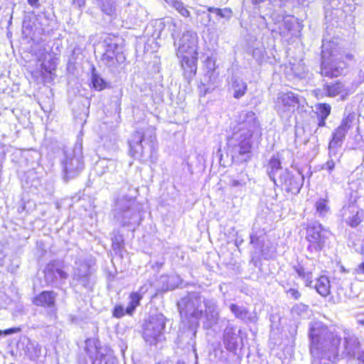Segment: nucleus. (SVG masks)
I'll return each instance as SVG.
<instances>
[{"mask_svg": "<svg viewBox=\"0 0 364 364\" xmlns=\"http://www.w3.org/2000/svg\"><path fill=\"white\" fill-rule=\"evenodd\" d=\"M63 178L68 181L77 177L84 168L82 148L81 144H76L73 149L64 151L61 160Z\"/></svg>", "mask_w": 364, "mask_h": 364, "instance_id": "nucleus-5", "label": "nucleus"}, {"mask_svg": "<svg viewBox=\"0 0 364 364\" xmlns=\"http://www.w3.org/2000/svg\"><path fill=\"white\" fill-rule=\"evenodd\" d=\"M101 60L105 65L109 68L114 67L117 62H118L117 58H114L113 56L105 53H103Z\"/></svg>", "mask_w": 364, "mask_h": 364, "instance_id": "nucleus-42", "label": "nucleus"}, {"mask_svg": "<svg viewBox=\"0 0 364 364\" xmlns=\"http://www.w3.org/2000/svg\"><path fill=\"white\" fill-rule=\"evenodd\" d=\"M126 312V310L124 311V309L121 305L116 306L112 311V316L115 318H122Z\"/></svg>", "mask_w": 364, "mask_h": 364, "instance_id": "nucleus-45", "label": "nucleus"}, {"mask_svg": "<svg viewBox=\"0 0 364 364\" xmlns=\"http://www.w3.org/2000/svg\"><path fill=\"white\" fill-rule=\"evenodd\" d=\"M178 308L181 317L192 319L196 327L199 319L203 318V327L211 328L218 321L220 311L214 299H205L198 292L189 293L178 301Z\"/></svg>", "mask_w": 364, "mask_h": 364, "instance_id": "nucleus-2", "label": "nucleus"}, {"mask_svg": "<svg viewBox=\"0 0 364 364\" xmlns=\"http://www.w3.org/2000/svg\"><path fill=\"white\" fill-rule=\"evenodd\" d=\"M171 7L173 8L178 13L184 18L191 16V12L188 6L181 0H164Z\"/></svg>", "mask_w": 364, "mask_h": 364, "instance_id": "nucleus-31", "label": "nucleus"}, {"mask_svg": "<svg viewBox=\"0 0 364 364\" xmlns=\"http://www.w3.org/2000/svg\"><path fill=\"white\" fill-rule=\"evenodd\" d=\"M359 269L360 270L364 273V263H362L360 266H359Z\"/></svg>", "mask_w": 364, "mask_h": 364, "instance_id": "nucleus-58", "label": "nucleus"}, {"mask_svg": "<svg viewBox=\"0 0 364 364\" xmlns=\"http://www.w3.org/2000/svg\"><path fill=\"white\" fill-rule=\"evenodd\" d=\"M315 267V260L306 257L304 260L294 267L295 272L298 276L302 279L307 286H310L312 282V273Z\"/></svg>", "mask_w": 364, "mask_h": 364, "instance_id": "nucleus-20", "label": "nucleus"}, {"mask_svg": "<svg viewBox=\"0 0 364 364\" xmlns=\"http://www.w3.org/2000/svg\"><path fill=\"white\" fill-rule=\"evenodd\" d=\"M105 54H107L109 55H111V56H113L114 58H117V55L118 53H114V52H112V51H107V50H105Z\"/></svg>", "mask_w": 364, "mask_h": 364, "instance_id": "nucleus-55", "label": "nucleus"}, {"mask_svg": "<svg viewBox=\"0 0 364 364\" xmlns=\"http://www.w3.org/2000/svg\"><path fill=\"white\" fill-rule=\"evenodd\" d=\"M230 310L237 318L242 321H253V319L249 315L247 309L245 306L232 304L230 306Z\"/></svg>", "mask_w": 364, "mask_h": 364, "instance_id": "nucleus-29", "label": "nucleus"}, {"mask_svg": "<svg viewBox=\"0 0 364 364\" xmlns=\"http://www.w3.org/2000/svg\"><path fill=\"white\" fill-rule=\"evenodd\" d=\"M329 232L320 223H313L306 228V238L309 242L307 251L311 253L320 252L328 238Z\"/></svg>", "mask_w": 364, "mask_h": 364, "instance_id": "nucleus-9", "label": "nucleus"}, {"mask_svg": "<svg viewBox=\"0 0 364 364\" xmlns=\"http://www.w3.org/2000/svg\"><path fill=\"white\" fill-rule=\"evenodd\" d=\"M208 11L210 13H215L220 18H224L227 20H229L232 17V11L229 8L221 9L215 7H208Z\"/></svg>", "mask_w": 364, "mask_h": 364, "instance_id": "nucleus-36", "label": "nucleus"}, {"mask_svg": "<svg viewBox=\"0 0 364 364\" xmlns=\"http://www.w3.org/2000/svg\"><path fill=\"white\" fill-rule=\"evenodd\" d=\"M90 264L85 261L75 262L72 276V282L75 287L80 286L87 291L92 290Z\"/></svg>", "mask_w": 364, "mask_h": 364, "instance_id": "nucleus-10", "label": "nucleus"}, {"mask_svg": "<svg viewBox=\"0 0 364 364\" xmlns=\"http://www.w3.org/2000/svg\"><path fill=\"white\" fill-rule=\"evenodd\" d=\"M104 141V146L110 149H114L116 148L117 138L114 134H112L109 136H105L102 138Z\"/></svg>", "mask_w": 364, "mask_h": 364, "instance_id": "nucleus-40", "label": "nucleus"}, {"mask_svg": "<svg viewBox=\"0 0 364 364\" xmlns=\"http://www.w3.org/2000/svg\"><path fill=\"white\" fill-rule=\"evenodd\" d=\"M67 266L62 259L50 261L44 270L45 279L48 283L53 284L58 280L65 281L68 278Z\"/></svg>", "mask_w": 364, "mask_h": 364, "instance_id": "nucleus-14", "label": "nucleus"}, {"mask_svg": "<svg viewBox=\"0 0 364 364\" xmlns=\"http://www.w3.org/2000/svg\"><path fill=\"white\" fill-rule=\"evenodd\" d=\"M321 127H318V126L317 127V128L316 129V130L314 131V134L317 136L318 134H321Z\"/></svg>", "mask_w": 364, "mask_h": 364, "instance_id": "nucleus-56", "label": "nucleus"}, {"mask_svg": "<svg viewBox=\"0 0 364 364\" xmlns=\"http://www.w3.org/2000/svg\"><path fill=\"white\" fill-rule=\"evenodd\" d=\"M181 58V65L183 70V75L190 80L196 75L197 70L198 52L194 54H183L177 55Z\"/></svg>", "mask_w": 364, "mask_h": 364, "instance_id": "nucleus-23", "label": "nucleus"}, {"mask_svg": "<svg viewBox=\"0 0 364 364\" xmlns=\"http://www.w3.org/2000/svg\"><path fill=\"white\" fill-rule=\"evenodd\" d=\"M97 4L103 14L115 18L122 6L129 4V0H97Z\"/></svg>", "mask_w": 364, "mask_h": 364, "instance_id": "nucleus-22", "label": "nucleus"}, {"mask_svg": "<svg viewBox=\"0 0 364 364\" xmlns=\"http://www.w3.org/2000/svg\"><path fill=\"white\" fill-rule=\"evenodd\" d=\"M97 353L92 364H114V358L109 349L96 348Z\"/></svg>", "mask_w": 364, "mask_h": 364, "instance_id": "nucleus-26", "label": "nucleus"}, {"mask_svg": "<svg viewBox=\"0 0 364 364\" xmlns=\"http://www.w3.org/2000/svg\"><path fill=\"white\" fill-rule=\"evenodd\" d=\"M205 67L207 69V73L212 75L215 70V59L213 57H208L205 60Z\"/></svg>", "mask_w": 364, "mask_h": 364, "instance_id": "nucleus-43", "label": "nucleus"}, {"mask_svg": "<svg viewBox=\"0 0 364 364\" xmlns=\"http://www.w3.org/2000/svg\"><path fill=\"white\" fill-rule=\"evenodd\" d=\"M196 331H194V332H193V336H196Z\"/></svg>", "mask_w": 364, "mask_h": 364, "instance_id": "nucleus-60", "label": "nucleus"}, {"mask_svg": "<svg viewBox=\"0 0 364 364\" xmlns=\"http://www.w3.org/2000/svg\"><path fill=\"white\" fill-rule=\"evenodd\" d=\"M322 62L321 65V74L323 76L334 77L343 74L346 67V63L336 58L331 53L328 58H326L324 51L322 52Z\"/></svg>", "mask_w": 364, "mask_h": 364, "instance_id": "nucleus-12", "label": "nucleus"}, {"mask_svg": "<svg viewBox=\"0 0 364 364\" xmlns=\"http://www.w3.org/2000/svg\"><path fill=\"white\" fill-rule=\"evenodd\" d=\"M342 212L344 220L352 228L357 227L364 218L363 211L354 204L343 207Z\"/></svg>", "mask_w": 364, "mask_h": 364, "instance_id": "nucleus-24", "label": "nucleus"}, {"mask_svg": "<svg viewBox=\"0 0 364 364\" xmlns=\"http://www.w3.org/2000/svg\"><path fill=\"white\" fill-rule=\"evenodd\" d=\"M57 294L53 291H43L33 299V303L38 306L48 309V315L55 320L56 316L55 299Z\"/></svg>", "mask_w": 364, "mask_h": 364, "instance_id": "nucleus-17", "label": "nucleus"}, {"mask_svg": "<svg viewBox=\"0 0 364 364\" xmlns=\"http://www.w3.org/2000/svg\"><path fill=\"white\" fill-rule=\"evenodd\" d=\"M299 104L297 95L289 92H279L274 102V108L281 117H286L294 111L296 105Z\"/></svg>", "mask_w": 364, "mask_h": 364, "instance_id": "nucleus-11", "label": "nucleus"}, {"mask_svg": "<svg viewBox=\"0 0 364 364\" xmlns=\"http://www.w3.org/2000/svg\"><path fill=\"white\" fill-rule=\"evenodd\" d=\"M316 213L321 217L325 216L330 210L326 199L320 198L315 203Z\"/></svg>", "mask_w": 364, "mask_h": 364, "instance_id": "nucleus-34", "label": "nucleus"}, {"mask_svg": "<svg viewBox=\"0 0 364 364\" xmlns=\"http://www.w3.org/2000/svg\"><path fill=\"white\" fill-rule=\"evenodd\" d=\"M331 6L333 9H336L338 6V4L337 3L336 0H329Z\"/></svg>", "mask_w": 364, "mask_h": 364, "instance_id": "nucleus-54", "label": "nucleus"}, {"mask_svg": "<svg viewBox=\"0 0 364 364\" xmlns=\"http://www.w3.org/2000/svg\"><path fill=\"white\" fill-rule=\"evenodd\" d=\"M249 177L247 173H241L240 178L238 179H232L230 181V185L232 187L237 186H245L247 184V182L249 181Z\"/></svg>", "mask_w": 364, "mask_h": 364, "instance_id": "nucleus-39", "label": "nucleus"}, {"mask_svg": "<svg viewBox=\"0 0 364 364\" xmlns=\"http://www.w3.org/2000/svg\"><path fill=\"white\" fill-rule=\"evenodd\" d=\"M28 4L33 8H38L40 6L39 0H27Z\"/></svg>", "mask_w": 364, "mask_h": 364, "instance_id": "nucleus-52", "label": "nucleus"}, {"mask_svg": "<svg viewBox=\"0 0 364 364\" xmlns=\"http://www.w3.org/2000/svg\"><path fill=\"white\" fill-rule=\"evenodd\" d=\"M165 317L161 314L151 315L144 326L143 337L150 345L161 340L165 328Z\"/></svg>", "mask_w": 364, "mask_h": 364, "instance_id": "nucleus-8", "label": "nucleus"}, {"mask_svg": "<svg viewBox=\"0 0 364 364\" xmlns=\"http://www.w3.org/2000/svg\"><path fill=\"white\" fill-rule=\"evenodd\" d=\"M1 146H2V144L0 143V148H1Z\"/></svg>", "mask_w": 364, "mask_h": 364, "instance_id": "nucleus-61", "label": "nucleus"}, {"mask_svg": "<svg viewBox=\"0 0 364 364\" xmlns=\"http://www.w3.org/2000/svg\"><path fill=\"white\" fill-rule=\"evenodd\" d=\"M317 292L322 296H326L330 293V282L327 277H320L314 286Z\"/></svg>", "mask_w": 364, "mask_h": 364, "instance_id": "nucleus-32", "label": "nucleus"}, {"mask_svg": "<svg viewBox=\"0 0 364 364\" xmlns=\"http://www.w3.org/2000/svg\"><path fill=\"white\" fill-rule=\"evenodd\" d=\"M335 166L334 162L331 161H328L326 164L323 166V168L328 170L329 171H331Z\"/></svg>", "mask_w": 364, "mask_h": 364, "instance_id": "nucleus-49", "label": "nucleus"}, {"mask_svg": "<svg viewBox=\"0 0 364 364\" xmlns=\"http://www.w3.org/2000/svg\"><path fill=\"white\" fill-rule=\"evenodd\" d=\"M252 137L232 132L228 139V147L234 160L245 162L252 156Z\"/></svg>", "mask_w": 364, "mask_h": 364, "instance_id": "nucleus-6", "label": "nucleus"}, {"mask_svg": "<svg viewBox=\"0 0 364 364\" xmlns=\"http://www.w3.org/2000/svg\"><path fill=\"white\" fill-rule=\"evenodd\" d=\"M250 242L253 245H255L257 247H259V237L256 235H251L250 236Z\"/></svg>", "mask_w": 364, "mask_h": 364, "instance_id": "nucleus-51", "label": "nucleus"}, {"mask_svg": "<svg viewBox=\"0 0 364 364\" xmlns=\"http://www.w3.org/2000/svg\"><path fill=\"white\" fill-rule=\"evenodd\" d=\"M136 11H130L131 15L129 17L131 21H144L146 20L147 15L146 11L143 8L138 6H133Z\"/></svg>", "mask_w": 364, "mask_h": 364, "instance_id": "nucleus-33", "label": "nucleus"}, {"mask_svg": "<svg viewBox=\"0 0 364 364\" xmlns=\"http://www.w3.org/2000/svg\"><path fill=\"white\" fill-rule=\"evenodd\" d=\"M231 90L233 92V97L235 98L239 99L245 94L247 90V84L242 79H232Z\"/></svg>", "mask_w": 364, "mask_h": 364, "instance_id": "nucleus-28", "label": "nucleus"}, {"mask_svg": "<svg viewBox=\"0 0 364 364\" xmlns=\"http://www.w3.org/2000/svg\"><path fill=\"white\" fill-rule=\"evenodd\" d=\"M148 286H142L138 291L133 292L130 294V301L128 306L126 308V313L129 315H132L136 306L139 304L144 294L147 291Z\"/></svg>", "mask_w": 364, "mask_h": 364, "instance_id": "nucleus-25", "label": "nucleus"}, {"mask_svg": "<svg viewBox=\"0 0 364 364\" xmlns=\"http://www.w3.org/2000/svg\"><path fill=\"white\" fill-rule=\"evenodd\" d=\"M92 83L93 87L98 90H102L105 86L104 80L96 74L92 75Z\"/></svg>", "mask_w": 364, "mask_h": 364, "instance_id": "nucleus-41", "label": "nucleus"}, {"mask_svg": "<svg viewBox=\"0 0 364 364\" xmlns=\"http://www.w3.org/2000/svg\"><path fill=\"white\" fill-rule=\"evenodd\" d=\"M237 332L238 333H236V328L230 323H228L224 330L223 343L228 351L235 352L237 349L239 341L242 343V339L239 336L240 330Z\"/></svg>", "mask_w": 364, "mask_h": 364, "instance_id": "nucleus-21", "label": "nucleus"}, {"mask_svg": "<svg viewBox=\"0 0 364 364\" xmlns=\"http://www.w3.org/2000/svg\"><path fill=\"white\" fill-rule=\"evenodd\" d=\"M137 189L129 183L124 184L114 199L112 208L114 219L122 227L133 230L142 220V205L136 201Z\"/></svg>", "mask_w": 364, "mask_h": 364, "instance_id": "nucleus-3", "label": "nucleus"}, {"mask_svg": "<svg viewBox=\"0 0 364 364\" xmlns=\"http://www.w3.org/2000/svg\"><path fill=\"white\" fill-rule=\"evenodd\" d=\"M288 294L290 295L291 297L298 299L301 296V294L299 291L295 289H290L288 291Z\"/></svg>", "mask_w": 364, "mask_h": 364, "instance_id": "nucleus-48", "label": "nucleus"}, {"mask_svg": "<svg viewBox=\"0 0 364 364\" xmlns=\"http://www.w3.org/2000/svg\"><path fill=\"white\" fill-rule=\"evenodd\" d=\"M105 162H106L105 161L102 160V161H99V162L97 163V165H98V166H104V164H105Z\"/></svg>", "mask_w": 364, "mask_h": 364, "instance_id": "nucleus-59", "label": "nucleus"}, {"mask_svg": "<svg viewBox=\"0 0 364 364\" xmlns=\"http://www.w3.org/2000/svg\"><path fill=\"white\" fill-rule=\"evenodd\" d=\"M309 337L310 352L314 362L324 360L335 363L340 359L342 337L334 328L321 322L311 323Z\"/></svg>", "mask_w": 364, "mask_h": 364, "instance_id": "nucleus-1", "label": "nucleus"}, {"mask_svg": "<svg viewBox=\"0 0 364 364\" xmlns=\"http://www.w3.org/2000/svg\"><path fill=\"white\" fill-rule=\"evenodd\" d=\"M176 55L195 54L198 49V36L196 32L186 31L178 41H174Z\"/></svg>", "mask_w": 364, "mask_h": 364, "instance_id": "nucleus-13", "label": "nucleus"}, {"mask_svg": "<svg viewBox=\"0 0 364 364\" xmlns=\"http://www.w3.org/2000/svg\"><path fill=\"white\" fill-rule=\"evenodd\" d=\"M27 355L31 360L38 358L41 353V347L35 343H29L27 346Z\"/></svg>", "mask_w": 364, "mask_h": 364, "instance_id": "nucleus-35", "label": "nucleus"}, {"mask_svg": "<svg viewBox=\"0 0 364 364\" xmlns=\"http://www.w3.org/2000/svg\"><path fill=\"white\" fill-rule=\"evenodd\" d=\"M105 50L119 53V46L117 39L107 37L103 41Z\"/></svg>", "mask_w": 364, "mask_h": 364, "instance_id": "nucleus-37", "label": "nucleus"}, {"mask_svg": "<svg viewBox=\"0 0 364 364\" xmlns=\"http://www.w3.org/2000/svg\"><path fill=\"white\" fill-rule=\"evenodd\" d=\"M85 0H73V4L77 7H81L85 4Z\"/></svg>", "mask_w": 364, "mask_h": 364, "instance_id": "nucleus-53", "label": "nucleus"}, {"mask_svg": "<svg viewBox=\"0 0 364 364\" xmlns=\"http://www.w3.org/2000/svg\"><path fill=\"white\" fill-rule=\"evenodd\" d=\"M165 25L168 26V29L171 33L172 38L176 41V35L179 31L178 23L173 18H168L166 21Z\"/></svg>", "mask_w": 364, "mask_h": 364, "instance_id": "nucleus-38", "label": "nucleus"}, {"mask_svg": "<svg viewBox=\"0 0 364 364\" xmlns=\"http://www.w3.org/2000/svg\"><path fill=\"white\" fill-rule=\"evenodd\" d=\"M232 132L252 137L261 134L259 122L252 111H242L235 118Z\"/></svg>", "mask_w": 364, "mask_h": 364, "instance_id": "nucleus-7", "label": "nucleus"}, {"mask_svg": "<svg viewBox=\"0 0 364 364\" xmlns=\"http://www.w3.org/2000/svg\"><path fill=\"white\" fill-rule=\"evenodd\" d=\"M357 322L360 326H364V318H358L357 320Z\"/></svg>", "mask_w": 364, "mask_h": 364, "instance_id": "nucleus-57", "label": "nucleus"}, {"mask_svg": "<svg viewBox=\"0 0 364 364\" xmlns=\"http://www.w3.org/2000/svg\"><path fill=\"white\" fill-rule=\"evenodd\" d=\"M304 176L299 171L293 174L290 171L285 170L279 178V181L283 188L287 191L293 194L299 193L303 186Z\"/></svg>", "mask_w": 364, "mask_h": 364, "instance_id": "nucleus-15", "label": "nucleus"}, {"mask_svg": "<svg viewBox=\"0 0 364 364\" xmlns=\"http://www.w3.org/2000/svg\"><path fill=\"white\" fill-rule=\"evenodd\" d=\"M353 121V117L350 115L342 120L341 125L333 134V138L329 143L330 151H332L333 148L341 145L346 134L351 128Z\"/></svg>", "mask_w": 364, "mask_h": 364, "instance_id": "nucleus-19", "label": "nucleus"}, {"mask_svg": "<svg viewBox=\"0 0 364 364\" xmlns=\"http://www.w3.org/2000/svg\"><path fill=\"white\" fill-rule=\"evenodd\" d=\"M323 90L326 96L334 97L340 95L343 100L353 92V89L348 82H343L341 81L326 84L323 86Z\"/></svg>", "mask_w": 364, "mask_h": 364, "instance_id": "nucleus-18", "label": "nucleus"}, {"mask_svg": "<svg viewBox=\"0 0 364 364\" xmlns=\"http://www.w3.org/2000/svg\"><path fill=\"white\" fill-rule=\"evenodd\" d=\"M316 109V114L318 120V127H323L326 125V119L331 113V106L328 104H319Z\"/></svg>", "mask_w": 364, "mask_h": 364, "instance_id": "nucleus-30", "label": "nucleus"}, {"mask_svg": "<svg viewBox=\"0 0 364 364\" xmlns=\"http://www.w3.org/2000/svg\"><path fill=\"white\" fill-rule=\"evenodd\" d=\"M19 328H10L4 331H0V336L2 335L8 336L20 331Z\"/></svg>", "mask_w": 364, "mask_h": 364, "instance_id": "nucleus-47", "label": "nucleus"}, {"mask_svg": "<svg viewBox=\"0 0 364 364\" xmlns=\"http://www.w3.org/2000/svg\"><path fill=\"white\" fill-rule=\"evenodd\" d=\"M342 339L343 341V344H340V358H355L360 344L358 338L353 332L345 330Z\"/></svg>", "mask_w": 364, "mask_h": 364, "instance_id": "nucleus-16", "label": "nucleus"}, {"mask_svg": "<svg viewBox=\"0 0 364 364\" xmlns=\"http://www.w3.org/2000/svg\"><path fill=\"white\" fill-rule=\"evenodd\" d=\"M306 310H307L306 306L299 304L295 305L292 308L291 313L293 314L301 315L302 313L306 312Z\"/></svg>", "mask_w": 364, "mask_h": 364, "instance_id": "nucleus-46", "label": "nucleus"}, {"mask_svg": "<svg viewBox=\"0 0 364 364\" xmlns=\"http://www.w3.org/2000/svg\"><path fill=\"white\" fill-rule=\"evenodd\" d=\"M357 360L362 364H364V348L361 350L358 351Z\"/></svg>", "mask_w": 364, "mask_h": 364, "instance_id": "nucleus-50", "label": "nucleus"}, {"mask_svg": "<svg viewBox=\"0 0 364 364\" xmlns=\"http://www.w3.org/2000/svg\"><path fill=\"white\" fill-rule=\"evenodd\" d=\"M112 247L114 250H119L122 247L123 239L121 235H114L112 238Z\"/></svg>", "mask_w": 364, "mask_h": 364, "instance_id": "nucleus-44", "label": "nucleus"}, {"mask_svg": "<svg viewBox=\"0 0 364 364\" xmlns=\"http://www.w3.org/2000/svg\"><path fill=\"white\" fill-rule=\"evenodd\" d=\"M281 169L282 166L280 159L278 155H274L269 161L268 165L267 166V172L269 178L274 183L275 185H277V180L275 178L276 173L281 171Z\"/></svg>", "mask_w": 364, "mask_h": 364, "instance_id": "nucleus-27", "label": "nucleus"}, {"mask_svg": "<svg viewBox=\"0 0 364 364\" xmlns=\"http://www.w3.org/2000/svg\"><path fill=\"white\" fill-rule=\"evenodd\" d=\"M156 133L152 127L140 128L135 131L129 140V154L134 159H141L145 153L152 154L156 148Z\"/></svg>", "mask_w": 364, "mask_h": 364, "instance_id": "nucleus-4", "label": "nucleus"}]
</instances>
